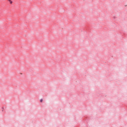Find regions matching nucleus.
Here are the masks:
<instances>
[{"mask_svg": "<svg viewBox=\"0 0 127 127\" xmlns=\"http://www.w3.org/2000/svg\"><path fill=\"white\" fill-rule=\"evenodd\" d=\"M7 0L9 2L10 4H12V3H13L12 0Z\"/></svg>", "mask_w": 127, "mask_h": 127, "instance_id": "nucleus-1", "label": "nucleus"}, {"mask_svg": "<svg viewBox=\"0 0 127 127\" xmlns=\"http://www.w3.org/2000/svg\"><path fill=\"white\" fill-rule=\"evenodd\" d=\"M40 101L41 103H42L43 100L42 99H41Z\"/></svg>", "mask_w": 127, "mask_h": 127, "instance_id": "nucleus-2", "label": "nucleus"}]
</instances>
